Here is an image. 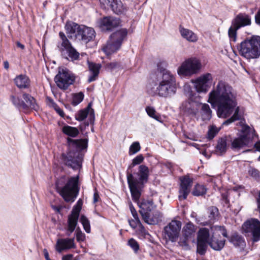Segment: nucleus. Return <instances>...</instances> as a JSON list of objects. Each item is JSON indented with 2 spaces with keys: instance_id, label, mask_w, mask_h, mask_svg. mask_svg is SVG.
<instances>
[{
  "instance_id": "nucleus-1",
  "label": "nucleus",
  "mask_w": 260,
  "mask_h": 260,
  "mask_svg": "<svg viewBox=\"0 0 260 260\" xmlns=\"http://www.w3.org/2000/svg\"><path fill=\"white\" fill-rule=\"evenodd\" d=\"M208 102L213 108L217 107L218 117L226 118L233 116L223 122V125H229L239 120V108L236 107V96L233 88L227 82L220 80L208 94Z\"/></svg>"
},
{
  "instance_id": "nucleus-2",
  "label": "nucleus",
  "mask_w": 260,
  "mask_h": 260,
  "mask_svg": "<svg viewBox=\"0 0 260 260\" xmlns=\"http://www.w3.org/2000/svg\"><path fill=\"white\" fill-rule=\"evenodd\" d=\"M149 175V169L144 165L139 166L138 172L136 173L133 174L128 171L126 172L127 184L132 200L138 204L141 216L145 217V214L152 211L156 207L152 199H140L145 184L148 181Z\"/></svg>"
},
{
  "instance_id": "nucleus-3",
  "label": "nucleus",
  "mask_w": 260,
  "mask_h": 260,
  "mask_svg": "<svg viewBox=\"0 0 260 260\" xmlns=\"http://www.w3.org/2000/svg\"><path fill=\"white\" fill-rule=\"evenodd\" d=\"M150 88L154 94L160 97H170L176 92V79L169 71L164 70L152 74L150 77Z\"/></svg>"
},
{
  "instance_id": "nucleus-4",
  "label": "nucleus",
  "mask_w": 260,
  "mask_h": 260,
  "mask_svg": "<svg viewBox=\"0 0 260 260\" xmlns=\"http://www.w3.org/2000/svg\"><path fill=\"white\" fill-rule=\"evenodd\" d=\"M67 140L69 150L66 153L61 154V159L68 167L74 170H80L83 158L82 150L87 148L88 140H74L68 138Z\"/></svg>"
},
{
  "instance_id": "nucleus-5",
  "label": "nucleus",
  "mask_w": 260,
  "mask_h": 260,
  "mask_svg": "<svg viewBox=\"0 0 260 260\" xmlns=\"http://www.w3.org/2000/svg\"><path fill=\"white\" fill-rule=\"evenodd\" d=\"M79 176H62L57 178L55 186L57 192L67 203H73L77 198L80 190Z\"/></svg>"
},
{
  "instance_id": "nucleus-6",
  "label": "nucleus",
  "mask_w": 260,
  "mask_h": 260,
  "mask_svg": "<svg viewBox=\"0 0 260 260\" xmlns=\"http://www.w3.org/2000/svg\"><path fill=\"white\" fill-rule=\"evenodd\" d=\"M65 29L69 38L80 41L82 43L86 44L93 41L95 37V32L93 28L80 25L74 22H67Z\"/></svg>"
},
{
  "instance_id": "nucleus-7",
  "label": "nucleus",
  "mask_w": 260,
  "mask_h": 260,
  "mask_svg": "<svg viewBox=\"0 0 260 260\" xmlns=\"http://www.w3.org/2000/svg\"><path fill=\"white\" fill-rule=\"evenodd\" d=\"M239 54L248 60L260 56V37L253 36L243 41L238 47Z\"/></svg>"
},
{
  "instance_id": "nucleus-8",
  "label": "nucleus",
  "mask_w": 260,
  "mask_h": 260,
  "mask_svg": "<svg viewBox=\"0 0 260 260\" xmlns=\"http://www.w3.org/2000/svg\"><path fill=\"white\" fill-rule=\"evenodd\" d=\"M127 31L122 28L113 32L110 37L107 44L103 47V50L107 55H110L118 50L123 40L126 38Z\"/></svg>"
},
{
  "instance_id": "nucleus-9",
  "label": "nucleus",
  "mask_w": 260,
  "mask_h": 260,
  "mask_svg": "<svg viewBox=\"0 0 260 260\" xmlns=\"http://www.w3.org/2000/svg\"><path fill=\"white\" fill-rule=\"evenodd\" d=\"M202 67L201 61L196 58H190L185 60L178 68L179 75L189 76L199 72Z\"/></svg>"
},
{
  "instance_id": "nucleus-10",
  "label": "nucleus",
  "mask_w": 260,
  "mask_h": 260,
  "mask_svg": "<svg viewBox=\"0 0 260 260\" xmlns=\"http://www.w3.org/2000/svg\"><path fill=\"white\" fill-rule=\"evenodd\" d=\"M242 134L237 138L234 139L232 143L233 149H240L247 146L252 141L255 131L252 129L248 125H244L242 126Z\"/></svg>"
},
{
  "instance_id": "nucleus-11",
  "label": "nucleus",
  "mask_w": 260,
  "mask_h": 260,
  "mask_svg": "<svg viewBox=\"0 0 260 260\" xmlns=\"http://www.w3.org/2000/svg\"><path fill=\"white\" fill-rule=\"evenodd\" d=\"M243 230L248 235L252 236L253 243L260 240V221L256 218L247 220L243 224Z\"/></svg>"
},
{
  "instance_id": "nucleus-12",
  "label": "nucleus",
  "mask_w": 260,
  "mask_h": 260,
  "mask_svg": "<svg viewBox=\"0 0 260 260\" xmlns=\"http://www.w3.org/2000/svg\"><path fill=\"white\" fill-rule=\"evenodd\" d=\"M182 226L180 221L172 220L164 227V233L167 240L175 242L178 239Z\"/></svg>"
},
{
  "instance_id": "nucleus-13",
  "label": "nucleus",
  "mask_w": 260,
  "mask_h": 260,
  "mask_svg": "<svg viewBox=\"0 0 260 260\" xmlns=\"http://www.w3.org/2000/svg\"><path fill=\"white\" fill-rule=\"evenodd\" d=\"M54 81L60 89L66 90L73 84L75 77L68 70L62 69L55 76Z\"/></svg>"
},
{
  "instance_id": "nucleus-14",
  "label": "nucleus",
  "mask_w": 260,
  "mask_h": 260,
  "mask_svg": "<svg viewBox=\"0 0 260 260\" xmlns=\"http://www.w3.org/2000/svg\"><path fill=\"white\" fill-rule=\"evenodd\" d=\"M212 81V74L207 73L201 75L192 82L197 92L206 93L210 88Z\"/></svg>"
},
{
  "instance_id": "nucleus-15",
  "label": "nucleus",
  "mask_w": 260,
  "mask_h": 260,
  "mask_svg": "<svg viewBox=\"0 0 260 260\" xmlns=\"http://www.w3.org/2000/svg\"><path fill=\"white\" fill-rule=\"evenodd\" d=\"M180 186L178 196L179 200H185L190 191L192 185V179L188 176L180 178Z\"/></svg>"
},
{
  "instance_id": "nucleus-16",
  "label": "nucleus",
  "mask_w": 260,
  "mask_h": 260,
  "mask_svg": "<svg viewBox=\"0 0 260 260\" xmlns=\"http://www.w3.org/2000/svg\"><path fill=\"white\" fill-rule=\"evenodd\" d=\"M81 207L78 209H73L71 214L69 215L67 224L68 227L66 234L68 236H70L74 231L77 223L79 216Z\"/></svg>"
},
{
  "instance_id": "nucleus-17",
  "label": "nucleus",
  "mask_w": 260,
  "mask_h": 260,
  "mask_svg": "<svg viewBox=\"0 0 260 260\" xmlns=\"http://www.w3.org/2000/svg\"><path fill=\"white\" fill-rule=\"evenodd\" d=\"M100 2L103 8L109 7L115 14H121L124 11V8L120 0H100Z\"/></svg>"
},
{
  "instance_id": "nucleus-18",
  "label": "nucleus",
  "mask_w": 260,
  "mask_h": 260,
  "mask_svg": "<svg viewBox=\"0 0 260 260\" xmlns=\"http://www.w3.org/2000/svg\"><path fill=\"white\" fill-rule=\"evenodd\" d=\"M144 216H141L144 221L150 225H155L158 224L162 221V214L158 210H153L149 213L145 214Z\"/></svg>"
},
{
  "instance_id": "nucleus-19",
  "label": "nucleus",
  "mask_w": 260,
  "mask_h": 260,
  "mask_svg": "<svg viewBox=\"0 0 260 260\" xmlns=\"http://www.w3.org/2000/svg\"><path fill=\"white\" fill-rule=\"evenodd\" d=\"M75 247L74 238L58 239L55 245V249L59 253Z\"/></svg>"
},
{
  "instance_id": "nucleus-20",
  "label": "nucleus",
  "mask_w": 260,
  "mask_h": 260,
  "mask_svg": "<svg viewBox=\"0 0 260 260\" xmlns=\"http://www.w3.org/2000/svg\"><path fill=\"white\" fill-rule=\"evenodd\" d=\"M120 24V19L113 16H107L101 20L100 24L103 29L112 30Z\"/></svg>"
},
{
  "instance_id": "nucleus-21",
  "label": "nucleus",
  "mask_w": 260,
  "mask_h": 260,
  "mask_svg": "<svg viewBox=\"0 0 260 260\" xmlns=\"http://www.w3.org/2000/svg\"><path fill=\"white\" fill-rule=\"evenodd\" d=\"M232 24L237 28L251 24L250 16L245 13H239L232 21Z\"/></svg>"
},
{
  "instance_id": "nucleus-22",
  "label": "nucleus",
  "mask_w": 260,
  "mask_h": 260,
  "mask_svg": "<svg viewBox=\"0 0 260 260\" xmlns=\"http://www.w3.org/2000/svg\"><path fill=\"white\" fill-rule=\"evenodd\" d=\"M24 101L21 105V109L27 110L28 109L37 110L39 108L36 100L30 94L25 93L22 95Z\"/></svg>"
},
{
  "instance_id": "nucleus-23",
  "label": "nucleus",
  "mask_w": 260,
  "mask_h": 260,
  "mask_svg": "<svg viewBox=\"0 0 260 260\" xmlns=\"http://www.w3.org/2000/svg\"><path fill=\"white\" fill-rule=\"evenodd\" d=\"M59 52L63 55L66 52L68 53L71 60L75 61L79 59V53L72 46L71 43L62 47V49H58Z\"/></svg>"
},
{
  "instance_id": "nucleus-24",
  "label": "nucleus",
  "mask_w": 260,
  "mask_h": 260,
  "mask_svg": "<svg viewBox=\"0 0 260 260\" xmlns=\"http://www.w3.org/2000/svg\"><path fill=\"white\" fill-rule=\"evenodd\" d=\"M179 32L182 38L190 42H196L198 41L197 35L192 30L185 28L181 25L179 27Z\"/></svg>"
},
{
  "instance_id": "nucleus-25",
  "label": "nucleus",
  "mask_w": 260,
  "mask_h": 260,
  "mask_svg": "<svg viewBox=\"0 0 260 260\" xmlns=\"http://www.w3.org/2000/svg\"><path fill=\"white\" fill-rule=\"evenodd\" d=\"M89 111H91V112L92 113L90 115V122L91 124H93L94 120L93 110L90 109L89 105H88V107L86 109L81 110L78 112V113L76 115V119L79 121L83 120L87 116Z\"/></svg>"
},
{
  "instance_id": "nucleus-26",
  "label": "nucleus",
  "mask_w": 260,
  "mask_h": 260,
  "mask_svg": "<svg viewBox=\"0 0 260 260\" xmlns=\"http://www.w3.org/2000/svg\"><path fill=\"white\" fill-rule=\"evenodd\" d=\"M195 103L193 101V97H190L188 101L182 103L181 108L185 112L189 114L196 115L197 111L194 108Z\"/></svg>"
},
{
  "instance_id": "nucleus-27",
  "label": "nucleus",
  "mask_w": 260,
  "mask_h": 260,
  "mask_svg": "<svg viewBox=\"0 0 260 260\" xmlns=\"http://www.w3.org/2000/svg\"><path fill=\"white\" fill-rule=\"evenodd\" d=\"M88 67L89 71L91 75L89 77L88 82V83H90L96 79L99 74L101 65L99 63L90 62L88 63Z\"/></svg>"
},
{
  "instance_id": "nucleus-28",
  "label": "nucleus",
  "mask_w": 260,
  "mask_h": 260,
  "mask_svg": "<svg viewBox=\"0 0 260 260\" xmlns=\"http://www.w3.org/2000/svg\"><path fill=\"white\" fill-rule=\"evenodd\" d=\"M16 85L19 88H27L30 85V80L28 77L25 75L17 76L14 79Z\"/></svg>"
},
{
  "instance_id": "nucleus-29",
  "label": "nucleus",
  "mask_w": 260,
  "mask_h": 260,
  "mask_svg": "<svg viewBox=\"0 0 260 260\" xmlns=\"http://www.w3.org/2000/svg\"><path fill=\"white\" fill-rule=\"evenodd\" d=\"M201 109L200 113L201 118L203 121H209L212 117V110L209 105L206 103H201Z\"/></svg>"
},
{
  "instance_id": "nucleus-30",
  "label": "nucleus",
  "mask_w": 260,
  "mask_h": 260,
  "mask_svg": "<svg viewBox=\"0 0 260 260\" xmlns=\"http://www.w3.org/2000/svg\"><path fill=\"white\" fill-rule=\"evenodd\" d=\"M196 231V228L194 225L192 223L189 222L183 226L182 233V235H184V236L194 240Z\"/></svg>"
},
{
  "instance_id": "nucleus-31",
  "label": "nucleus",
  "mask_w": 260,
  "mask_h": 260,
  "mask_svg": "<svg viewBox=\"0 0 260 260\" xmlns=\"http://www.w3.org/2000/svg\"><path fill=\"white\" fill-rule=\"evenodd\" d=\"M230 242L233 243L235 246L243 249L246 246V243L244 238L237 233L232 235L230 239Z\"/></svg>"
},
{
  "instance_id": "nucleus-32",
  "label": "nucleus",
  "mask_w": 260,
  "mask_h": 260,
  "mask_svg": "<svg viewBox=\"0 0 260 260\" xmlns=\"http://www.w3.org/2000/svg\"><path fill=\"white\" fill-rule=\"evenodd\" d=\"M62 133L69 137L75 138L79 134V131L77 127L66 125L62 128Z\"/></svg>"
},
{
  "instance_id": "nucleus-33",
  "label": "nucleus",
  "mask_w": 260,
  "mask_h": 260,
  "mask_svg": "<svg viewBox=\"0 0 260 260\" xmlns=\"http://www.w3.org/2000/svg\"><path fill=\"white\" fill-rule=\"evenodd\" d=\"M209 230L206 228H201L198 232L197 240L209 243Z\"/></svg>"
},
{
  "instance_id": "nucleus-34",
  "label": "nucleus",
  "mask_w": 260,
  "mask_h": 260,
  "mask_svg": "<svg viewBox=\"0 0 260 260\" xmlns=\"http://www.w3.org/2000/svg\"><path fill=\"white\" fill-rule=\"evenodd\" d=\"M225 242V240H219L212 237L209 242V245L215 250H220L224 247Z\"/></svg>"
},
{
  "instance_id": "nucleus-35",
  "label": "nucleus",
  "mask_w": 260,
  "mask_h": 260,
  "mask_svg": "<svg viewBox=\"0 0 260 260\" xmlns=\"http://www.w3.org/2000/svg\"><path fill=\"white\" fill-rule=\"evenodd\" d=\"M216 152L220 155H222L225 153L226 150V140L223 138L220 139L216 147Z\"/></svg>"
},
{
  "instance_id": "nucleus-36",
  "label": "nucleus",
  "mask_w": 260,
  "mask_h": 260,
  "mask_svg": "<svg viewBox=\"0 0 260 260\" xmlns=\"http://www.w3.org/2000/svg\"><path fill=\"white\" fill-rule=\"evenodd\" d=\"M207 188L204 185L197 184L195 185L192 193L194 196H200L205 194Z\"/></svg>"
},
{
  "instance_id": "nucleus-37",
  "label": "nucleus",
  "mask_w": 260,
  "mask_h": 260,
  "mask_svg": "<svg viewBox=\"0 0 260 260\" xmlns=\"http://www.w3.org/2000/svg\"><path fill=\"white\" fill-rule=\"evenodd\" d=\"M209 243L197 240V252L201 255L205 254L208 247Z\"/></svg>"
},
{
  "instance_id": "nucleus-38",
  "label": "nucleus",
  "mask_w": 260,
  "mask_h": 260,
  "mask_svg": "<svg viewBox=\"0 0 260 260\" xmlns=\"http://www.w3.org/2000/svg\"><path fill=\"white\" fill-rule=\"evenodd\" d=\"M137 222L138 224V229L137 230L138 235L142 238H146L147 236L149 235L148 232L145 229L140 220L137 221Z\"/></svg>"
},
{
  "instance_id": "nucleus-39",
  "label": "nucleus",
  "mask_w": 260,
  "mask_h": 260,
  "mask_svg": "<svg viewBox=\"0 0 260 260\" xmlns=\"http://www.w3.org/2000/svg\"><path fill=\"white\" fill-rule=\"evenodd\" d=\"M192 240L184 235H182L178 241V244L181 246L184 250H187L190 249V246L189 245V241Z\"/></svg>"
},
{
  "instance_id": "nucleus-40",
  "label": "nucleus",
  "mask_w": 260,
  "mask_h": 260,
  "mask_svg": "<svg viewBox=\"0 0 260 260\" xmlns=\"http://www.w3.org/2000/svg\"><path fill=\"white\" fill-rule=\"evenodd\" d=\"M211 232L212 233V237L215 234L216 232H219L224 237H228L227 232L223 226L214 225L210 228Z\"/></svg>"
},
{
  "instance_id": "nucleus-41",
  "label": "nucleus",
  "mask_w": 260,
  "mask_h": 260,
  "mask_svg": "<svg viewBox=\"0 0 260 260\" xmlns=\"http://www.w3.org/2000/svg\"><path fill=\"white\" fill-rule=\"evenodd\" d=\"M59 36L61 40V42H59L57 44V47L58 49H62V47L67 46V45H70L71 42L69 41L63 32H59Z\"/></svg>"
},
{
  "instance_id": "nucleus-42",
  "label": "nucleus",
  "mask_w": 260,
  "mask_h": 260,
  "mask_svg": "<svg viewBox=\"0 0 260 260\" xmlns=\"http://www.w3.org/2000/svg\"><path fill=\"white\" fill-rule=\"evenodd\" d=\"M248 173L249 176L255 180L260 182V171L259 170L253 167H250L248 170Z\"/></svg>"
},
{
  "instance_id": "nucleus-43",
  "label": "nucleus",
  "mask_w": 260,
  "mask_h": 260,
  "mask_svg": "<svg viewBox=\"0 0 260 260\" xmlns=\"http://www.w3.org/2000/svg\"><path fill=\"white\" fill-rule=\"evenodd\" d=\"M80 222H81L84 230L87 233L90 232V225L89 220L84 215H82L80 217Z\"/></svg>"
},
{
  "instance_id": "nucleus-44",
  "label": "nucleus",
  "mask_w": 260,
  "mask_h": 260,
  "mask_svg": "<svg viewBox=\"0 0 260 260\" xmlns=\"http://www.w3.org/2000/svg\"><path fill=\"white\" fill-rule=\"evenodd\" d=\"M239 28H237L234 25H233L229 28L228 35L231 40L233 42H236L237 38V31Z\"/></svg>"
},
{
  "instance_id": "nucleus-45",
  "label": "nucleus",
  "mask_w": 260,
  "mask_h": 260,
  "mask_svg": "<svg viewBox=\"0 0 260 260\" xmlns=\"http://www.w3.org/2000/svg\"><path fill=\"white\" fill-rule=\"evenodd\" d=\"M146 112L147 114L151 117L154 118V119L159 121L160 116L156 114V111L155 109L151 106H147L146 108Z\"/></svg>"
},
{
  "instance_id": "nucleus-46",
  "label": "nucleus",
  "mask_w": 260,
  "mask_h": 260,
  "mask_svg": "<svg viewBox=\"0 0 260 260\" xmlns=\"http://www.w3.org/2000/svg\"><path fill=\"white\" fill-rule=\"evenodd\" d=\"M84 94L82 92H79L74 94L72 104L73 106H77L80 104L83 100Z\"/></svg>"
},
{
  "instance_id": "nucleus-47",
  "label": "nucleus",
  "mask_w": 260,
  "mask_h": 260,
  "mask_svg": "<svg viewBox=\"0 0 260 260\" xmlns=\"http://www.w3.org/2000/svg\"><path fill=\"white\" fill-rule=\"evenodd\" d=\"M208 216L210 220H213L215 219V217L218 215V210L216 207L214 206H212L208 209Z\"/></svg>"
},
{
  "instance_id": "nucleus-48",
  "label": "nucleus",
  "mask_w": 260,
  "mask_h": 260,
  "mask_svg": "<svg viewBox=\"0 0 260 260\" xmlns=\"http://www.w3.org/2000/svg\"><path fill=\"white\" fill-rule=\"evenodd\" d=\"M140 148V145L138 142H134L129 147V154L130 155L134 154L139 151Z\"/></svg>"
},
{
  "instance_id": "nucleus-49",
  "label": "nucleus",
  "mask_w": 260,
  "mask_h": 260,
  "mask_svg": "<svg viewBox=\"0 0 260 260\" xmlns=\"http://www.w3.org/2000/svg\"><path fill=\"white\" fill-rule=\"evenodd\" d=\"M10 101L12 104L17 108L21 109V105L23 101L21 100L18 97L13 95L10 96Z\"/></svg>"
},
{
  "instance_id": "nucleus-50",
  "label": "nucleus",
  "mask_w": 260,
  "mask_h": 260,
  "mask_svg": "<svg viewBox=\"0 0 260 260\" xmlns=\"http://www.w3.org/2000/svg\"><path fill=\"white\" fill-rule=\"evenodd\" d=\"M219 129L214 125L211 126L208 132V137L212 139L218 133Z\"/></svg>"
},
{
  "instance_id": "nucleus-51",
  "label": "nucleus",
  "mask_w": 260,
  "mask_h": 260,
  "mask_svg": "<svg viewBox=\"0 0 260 260\" xmlns=\"http://www.w3.org/2000/svg\"><path fill=\"white\" fill-rule=\"evenodd\" d=\"M128 245L134 250L135 252H137L139 249L138 243L133 238L130 239L128 241Z\"/></svg>"
},
{
  "instance_id": "nucleus-52",
  "label": "nucleus",
  "mask_w": 260,
  "mask_h": 260,
  "mask_svg": "<svg viewBox=\"0 0 260 260\" xmlns=\"http://www.w3.org/2000/svg\"><path fill=\"white\" fill-rule=\"evenodd\" d=\"M144 160V157L142 155L140 154L137 155L135 158L133 159L132 164L129 166V168H133L137 165L141 164Z\"/></svg>"
},
{
  "instance_id": "nucleus-53",
  "label": "nucleus",
  "mask_w": 260,
  "mask_h": 260,
  "mask_svg": "<svg viewBox=\"0 0 260 260\" xmlns=\"http://www.w3.org/2000/svg\"><path fill=\"white\" fill-rule=\"evenodd\" d=\"M129 209L131 210V213H132L134 218L136 220V221L140 220L138 217L137 212L136 210L135 209L134 207L133 206L131 202L129 203Z\"/></svg>"
},
{
  "instance_id": "nucleus-54",
  "label": "nucleus",
  "mask_w": 260,
  "mask_h": 260,
  "mask_svg": "<svg viewBox=\"0 0 260 260\" xmlns=\"http://www.w3.org/2000/svg\"><path fill=\"white\" fill-rule=\"evenodd\" d=\"M118 66V63L116 62H110L107 63L106 64V67L107 69L109 70H113L116 68Z\"/></svg>"
},
{
  "instance_id": "nucleus-55",
  "label": "nucleus",
  "mask_w": 260,
  "mask_h": 260,
  "mask_svg": "<svg viewBox=\"0 0 260 260\" xmlns=\"http://www.w3.org/2000/svg\"><path fill=\"white\" fill-rule=\"evenodd\" d=\"M54 108L56 112L62 117H64V112L63 110L60 109L56 104H55Z\"/></svg>"
},
{
  "instance_id": "nucleus-56",
  "label": "nucleus",
  "mask_w": 260,
  "mask_h": 260,
  "mask_svg": "<svg viewBox=\"0 0 260 260\" xmlns=\"http://www.w3.org/2000/svg\"><path fill=\"white\" fill-rule=\"evenodd\" d=\"M128 223L131 228L133 229L138 227V224L136 220L134 219L128 220Z\"/></svg>"
},
{
  "instance_id": "nucleus-57",
  "label": "nucleus",
  "mask_w": 260,
  "mask_h": 260,
  "mask_svg": "<svg viewBox=\"0 0 260 260\" xmlns=\"http://www.w3.org/2000/svg\"><path fill=\"white\" fill-rule=\"evenodd\" d=\"M99 199H100V196L99 195V193H98V191L96 189H95L94 192L93 194V203L94 204L96 203V202H98L99 201Z\"/></svg>"
},
{
  "instance_id": "nucleus-58",
  "label": "nucleus",
  "mask_w": 260,
  "mask_h": 260,
  "mask_svg": "<svg viewBox=\"0 0 260 260\" xmlns=\"http://www.w3.org/2000/svg\"><path fill=\"white\" fill-rule=\"evenodd\" d=\"M76 239L78 241H83L84 239V235L81 232H77L76 233Z\"/></svg>"
},
{
  "instance_id": "nucleus-59",
  "label": "nucleus",
  "mask_w": 260,
  "mask_h": 260,
  "mask_svg": "<svg viewBox=\"0 0 260 260\" xmlns=\"http://www.w3.org/2000/svg\"><path fill=\"white\" fill-rule=\"evenodd\" d=\"M255 21L256 24L260 25V9L255 16Z\"/></svg>"
},
{
  "instance_id": "nucleus-60",
  "label": "nucleus",
  "mask_w": 260,
  "mask_h": 260,
  "mask_svg": "<svg viewBox=\"0 0 260 260\" xmlns=\"http://www.w3.org/2000/svg\"><path fill=\"white\" fill-rule=\"evenodd\" d=\"M254 147L255 148L256 151H260V141L255 143Z\"/></svg>"
},
{
  "instance_id": "nucleus-61",
  "label": "nucleus",
  "mask_w": 260,
  "mask_h": 260,
  "mask_svg": "<svg viewBox=\"0 0 260 260\" xmlns=\"http://www.w3.org/2000/svg\"><path fill=\"white\" fill-rule=\"evenodd\" d=\"M16 46L17 47L21 48L22 50L24 49L25 48V46L22 44L20 43V42L17 41L16 42Z\"/></svg>"
},
{
  "instance_id": "nucleus-62",
  "label": "nucleus",
  "mask_w": 260,
  "mask_h": 260,
  "mask_svg": "<svg viewBox=\"0 0 260 260\" xmlns=\"http://www.w3.org/2000/svg\"><path fill=\"white\" fill-rule=\"evenodd\" d=\"M72 256H73V255H72V254H69V255L63 256L62 257V260H71Z\"/></svg>"
},
{
  "instance_id": "nucleus-63",
  "label": "nucleus",
  "mask_w": 260,
  "mask_h": 260,
  "mask_svg": "<svg viewBox=\"0 0 260 260\" xmlns=\"http://www.w3.org/2000/svg\"><path fill=\"white\" fill-rule=\"evenodd\" d=\"M82 204V202L78 201L77 202V205L76 206V207H74L73 209H78L79 208V207H81Z\"/></svg>"
},
{
  "instance_id": "nucleus-64",
  "label": "nucleus",
  "mask_w": 260,
  "mask_h": 260,
  "mask_svg": "<svg viewBox=\"0 0 260 260\" xmlns=\"http://www.w3.org/2000/svg\"><path fill=\"white\" fill-rule=\"evenodd\" d=\"M4 68L6 69H8L9 67V62L8 61H4Z\"/></svg>"
}]
</instances>
